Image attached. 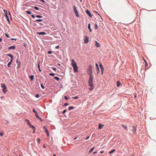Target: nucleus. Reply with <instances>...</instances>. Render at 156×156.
<instances>
[{
	"instance_id": "obj_58",
	"label": "nucleus",
	"mask_w": 156,
	"mask_h": 156,
	"mask_svg": "<svg viewBox=\"0 0 156 156\" xmlns=\"http://www.w3.org/2000/svg\"><path fill=\"white\" fill-rule=\"evenodd\" d=\"M2 41V39L1 38H0V41Z\"/></svg>"
},
{
	"instance_id": "obj_45",
	"label": "nucleus",
	"mask_w": 156,
	"mask_h": 156,
	"mask_svg": "<svg viewBox=\"0 0 156 156\" xmlns=\"http://www.w3.org/2000/svg\"><path fill=\"white\" fill-rule=\"evenodd\" d=\"M68 105V103H65V104H64V105H65V106H67Z\"/></svg>"
},
{
	"instance_id": "obj_21",
	"label": "nucleus",
	"mask_w": 156,
	"mask_h": 156,
	"mask_svg": "<svg viewBox=\"0 0 156 156\" xmlns=\"http://www.w3.org/2000/svg\"><path fill=\"white\" fill-rule=\"evenodd\" d=\"M5 17H6V18L7 19V21H8V22L9 23L10 22V21H9V18H8L7 15V14H5Z\"/></svg>"
},
{
	"instance_id": "obj_15",
	"label": "nucleus",
	"mask_w": 156,
	"mask_h": 156,
	"mask_svg": "<svg viewBox=\"0 0 156 156\" xmlns=\"http://www.w3.org/2000/svg\"><path fill=\"white\" fill-rule=\"evenodd\" d=\"M104 126V125H101L100 123H99V124L98 129H102V127Z\"/></svg>"
},
{
	"instance_id": "obj_34",
	"label": "nucleus",
	"mask_w": 156,
	"mask_h": 156,
	"mask_svg": "<svg viewBox=\"0 0 156 156\" xmlns=\"http://www.w3.org/2000/svg\"><path fill=\"white\" fill-rule=\"evenodd\" d=\"M90 23H89L88 26V28L89 29H90Z\"/></svg>"
},
{
	"instance_id": "obj_17",
	"label": "nucleus",
	"mask_w": 156,
	"mask_h": 156,
	"mask_svg": "<svg viewBox=\"0 0 156 156\" xmlns=\"http://www.w3.org/2000/svg\"><path fill=\"white\" fill-rule=\"evenodd\" d=\"M15 48H16L15 46H11L9 47L8 48V49H15Z\"/></svg>"
},
{
	"instance_id": "obj_31",
	"label": "nucleus",
	"mask_w": 156,
	"mask_h": 156,
	"mask_svg": "<svg viewBox=\"0 0 156 156\" xmlns=\"http://www.w3.org/2000/svg\"><path fill=\"white\" fill-rule=\"evenodd\" d=\"M34 8L35 9L37 10H39V9L37 7H34Z\"/></svg>"
},
{
	"instance_id": "obj_16",
	"label": "nucleus",
	"mask_w": 156,
	"mask_h": 156,
	"mask_svg": "<svg viewBox=\"0 0 156 156\" xmlns=\"http://www.w3.org/2000/svg\"><path fill=\"white\" fill-rule=\"evenodd\" d=\"M7 55L9 56L11 58L10 60L12 61L13 59V56L10 54H9Z\"/></svg>"
},
{
	"instance_id": "obj_49",
	"label": "nucleus",
	"mask_w": 156,
	"mask_h": 156,
	"mask_svg": "<svg viewBox=\"0 0 156 156\" xmlns=\"http://www.w3.org/2000/svg\"><path fill=\"white\" fill-rule=\"evenodd\" d=\"M11 40H14L15 41H16V39H13V38H12L11 39Z\"/></svg>"
},
{
	"instance_id": "obj_14",
	"label": "nucleus",
	"mask_w": 156,
	"mask_h": 156,
	"mask_svg": "<svg viewBox=\"0 0 156 156\" xmlns=\"http://www.w3.org/2000/svg\"><path fill=\"white\" fill-rule=\"evenodd\" d=\"M37 33L39 35L42 34L43 35H44L46 34V33L44 32H37Z\"/></svg>"
},
{
	"instance_id": "obj_36",
	"label": "nucleus",
	"mask_w": 156,
	"mask_h": 156,
	"mask_svg": "<svg viewBox=\"0 0 156 156\" xmlns=\"http://www.w3.org/2000/svg\"><path fill=\"white\" fill-rule=\"evenodd\" d=\"M41 86L42 89H44V86L43 85V84H41Z\"/></svg>"
},
{
	"instance_id": "obj_55",
	"label": "nucleus",
	"mask_w": 156,
	"mask_h": 156,
	"mask_svg": "<svg viewBox=\"0 0 156 156\" xmlns=\"http://www.w3.org/2000/svg\"><path fill=\"white\" fill-rule=\"evenodd\" d=\"M42 2H45V1L44 0H40Z\"/></svg>"
},
{
	"instance_id": "obj_18",
	"label": "nucleus",
	"mask_w": 156,
	"mask_h": 156,
	"mask_svg": "<svg viewBox=\"0 0 156 156\" xmlns=\"http://www.w3.org/2000/svg\"><path fill=\"white\" fill-rule=\"evenodd\" d=\"M116 85H117V87H119V86L120 85V82L119 81H117Z\"/></svg>"
},
{
	"instance_id": "obj_6",
	"label": "nucleus",
	"mask_w": 156,
	"mask_h": 156,
	"mask_svg": "<svg viewBox=\"0 0 156 156\" xmlns=\"http://www.w3.org/2000/svg\"><path fill=\"white\" fill-rule=\"evenodd\" d=\"M73 9L74 11V12L76 15V16L77 17H79V15L78 14V12L77 11V9H76V7L75 6H73Z\"/></svg>"
},
{
	"instance_id": "obj_3",
	"label": "nucleus",
	"mask_w": 156,
	"mask_h": 156,
	"mask_svg": "<svg viewBox=\"0 0 156 156\" xmlns=\"http://www.w3.org/2000/svg\"><path fill=\"white\" fill-rule=\"evenodd\" d=\"M93 76H90L89 79L88 81L89 86L91 87H92L93 86L94 84L93 82Z\"/></svg>"
},
{
	"instance_id": "obj_57",
	"label": "nucleus",
	"mask_w": 156,
	"mask_h": 156,
	"mask_svg": "<svg viewBox=\"0 0 156 156\" xmlns=\"http://www.w3.org/2000/svg\"><path fill=\"white\" fill-rule=\"evenodd\" d=\"M39 71H40V72H41V70L40 68H39Z\"/></svg>"
},
{
	"instance_id": "obj_2",
	"label": "nucleus",
	"mask_w": 156,
	"mask_h": 156,
	"mask_svg": "<svg viewBox=\"0 0 156 156\" xmlns=\"http://www.w3.org/2000/svg\"><path fill=\"white\" fill-rule=\"evenodd\" d=\"M92 66L91 65H89L88 67V68L87 69V73L88 74V75L90 76H93L92 75Z\"/></svg>"
},
{
	"instance_id": "obj_43",
	"label": "nucleus",
	"mask_w": 156,
	"mask_h": 156,
	"mask_svg": "<svg viewBox=\"0 0 156 156\" xmlns=\"http://www.w3.org/2000/svg\"><path fill=\"white\" fill-rule=\"evenodd\" d=\"M0 136H3V133H2L1 132H0Z\"/></svg>"
},
{
	"instance_id": "obj_44",
	"label": "nucleus",
	"mask_w": 156,
	"mask_h": 156,
	"mask_svg": "<svg viewBox=\"0 0 156 156\" xmlns=\"http://www.w3.org/2000/svg\"><path fill=\"white\" fill-rule=\"evenodd\" d=\"M55 71H56V69L55 67H53L52 68Z\"/></svg>"
},
{
	"instance_id": "obj_51",
	"label": "nucleus",
	"mask_w": 156,
	"mask_h": 156,
	"mask_svg": "<svg viewBox=\"0 0 156 156\" xmlns=\"http://www.w3.org/2000/svg\"><path fill=\"white\" fill-rule=\"evenodd\" d=\"M40 62H39V63H38V67L39 68H40V65H39Z\"/></svg>"
},
{
	"instance_id": "obj_13",
	"label": "nucleus",
	"mask_w": 156,
	"mask_h": 156,
	"mask_svg": "<svg viewBox=\"0 0 156 156\" xmlns=\"http://www.w3.org/2000/svg\"><path fill=\"white\" fill-rule=\"evenodd\" d=\"M29 126L30 128H32L34 129V130H35V128L34 126L32 125V124H30Z\"/></svg>"
},
{
	"instance_id": "obj_54",
	"label": "nucleus",
	"mask_w": 156,
	"mask_h": 156,
	"mask_svg": "<svg viewBox=\"0 0 156 156\" xmlns=\"http://www.w3.org/2000/svg\"><path fill=\"white\" fill-rule=\"evenodd\" d=\"M104 152V151H102L100 152V153L101 154H102Z\"/></svg>"
},
{
	"instance_id": "obj_63",
	"label": "nucleus",
	"mask_w": 156,
	"mask_h": 156,
	"mask_svg": "<svg viewBox=\"0 0 156 156\" xmlns=\"http://www.w3.org/2000/svg\"><path fill=\"white\" fill-rule=\"evenodd\" d=\"M89 89H90V90H92V89H91V88H90Z\"/></svg>"
},
{
	"instance_id": "obj_38",
	"label": "nucleus",
	"mask_w": 156,
	"mask_h": 156,
	"mask_svg": "<svg viewBox=\"0 0 156 156\" xmlns=\"http://www.w3.org/2000/svg\"><path fill=\"white\" fill-rule=\"evenodd\" d=\"M95 29H98V26H97V24H95Z\"/></svg>"
},
{
	"instance_id": "obj_19",
	"label": "nucleus",
	"mask_w": 156,
	"mask_h": 156,
	"mask_svg": "<svg viewBox=\"0 0 156 156\" xmlns=\"http://www.w3.org/2000/svg\"><path fill=\"white\" fill-rule=\"evenodd\" d=\"M99 66H100V68L101 69V70H104V68L101 64L100 63V64H99Z\"/></svg>"
},
{
	"instance_id": "obj_52",
	"label": "nucleus",
	"mask_w": 156,
	"mask_h": 156,
	"mask_svg": "<svg viewBox=\"0 0 156 156\" xmlns=\"http://www.w3.org/2000/svg\"><path fill=\"white\" fill-rule=\"evenodd\" d=\"M97 153V151H96V152H93V154H96Z\"/></svg>"
},
{
	"instance_id": "obj_42",
	"label": "nucleus",
	"mask_w": 156,
	"mask_h": 156,
	"mask_svg": "<svg viewBox=\"0 0 156 156\" xmlns=\"http://www.w3.org/2000/svg\"><path fill=\"white\" fill-rule=\"evenodd\" d=\"M5 35L6 36V37H9V36L8 34H7L6 33H5Z\"/></svg>"
},
{
	"instance_id": "obj_10",
	"label": "nucleus",
	"mask_w": 156,
	"mask_h": 156,
	"mask_svg": "<svg viewBox=\"0 0 156 156\" xmlns=\"http://www.w3.org/2000/svg\"><path fill=\"white\" fill-rule=\"evenodd\" d=\"M133 131V134H135L136 133V128L135 126H133L132 127Z\"/></svg>"
},
{
	"instance_id": "obj_27",
	"label": "nucleus",
	"mask_w": 156,
	"mask_h": 156,
	"mask_svg": "<svg viewBox=\"0 0 156 156\" xmlns=\"http://www.w3.org/2000/svg\"><path fill=\"white\" fill-rule=\"evenodd\" d=\"M54 78L58 80V81L59 80V78L58 77H57V76H55L54 77Z\"/></svg>"
},
{
	"instance_id": "obj_28",
	"label": "nucleus",
	"mask_w": 156,
	"mask_h": 156,
	"mask_svg": "<svg viewBox=\"0 0 156 156\" xmlns=\"http://www.w3.org/2000/svg\"><path fill=\"white\" fill-rule=\"evenodd\" d=\"M74 107L73 106H70L69 107V110H70L73 108Z\"/></svg>"
},
{
	"instance_id": "obj_47",
	"label": "nucleus",
	"mask_w": 156,
	"mask_h": 156,
	"mask_svg": "<svg viewBox=\"0 0 156 156\" xmlns=\"http://www.w3.org/2000/svg\"><path fill=\"white\" fill-rule=\"evenodd\" d=\"M31 16H32L33 18H35V16H34V15H31Z\"/></svg>"
},
{
	"instance_id": "obj_26",
	"label": "nucleus",
	"mask_w": 156,
	"mask_h": 156,
	"mask_svg": "<svg viewBox=\"0 0 156 156\" xmlns=\"http://www.w3.org/2000/svg\"><path fill=\"white\" fill-rule=\"evenodd\" d=\"M94 147H93L92 148H91L90 149V151H89L90 153H91L92 151H93L94 150Z\"/></svg>"
},
{
	"instance_id": "obj_35",
	"label": "nucleus",
	"mask_w": 156,
	"mask_h": 156,
	"mask_svg": "<svg viewBox=\"0 0 156 156\" xmlns=\"http://www.w3.org/2000/svg\"><path fill=\"white\" fill-rule=\"evenodd\" d=\"M49 75L50 76H53L55 75V74L54 73H50Z\"/></svg>"
},
{
	"instance_id": "obj_33",
	"label": "nucleus",
	"mask_w": 156,
	"mask_h": 156,
	"mask_svg": "<svg viewBox=\"0 0 156 156\" xmlns=\"http://www.w3.org/2000/svg\"><path fill=\"white\" fill-rule=\"evenodd\" d=\"M36 21H39V22H41L42 21V20L41 19H37L36 20Z\"/></svg>"
},
{
	"instance_id": "obj_23",
	"label": "nucleus",
	"mask_w": 156,
	"mask_h": 156,
	"mask_svg": "<svg viewBox=\"0 0 156 156\" xmlns=\"http://www.w3.org/2000/svg\"><path fill=\"white\" fill-rule=\"evenodd\" d=\"M12 62V61L10 60V61L8 63V67H10V65L11 64Z\"/></svg>"
},
{
	"instance_id": "obj_5",
	"label": "nucleus",
	"mask_w": 156,
	"mask_h": 156,
	"mask_svg": "<svg viewBox=\"0 0 156 156\" xmlns=\"http://www.w3.org/2000/svg\"><path fill=\"white\" fill-rule=\"evenodd\" d=\"M1 87L2 88V91L3 93L4 94H5L7 92V90H6L7 89V87L5 84L4 83H1Z\"/></svg>"
},
{
	"instance_id": "obj_62",
	"label": "nucleus",
	"mask_w": 156,
	"mask_h": 156,
	"mask_svg": "<svg viewBox=\"0 0 156 156\" xmlns=\"http://www.w3.org/2000/svg\"><path fill=\"white\" fill-rule=\"evenodd\" d=\"M43 147H44L46 148V147H45V146L44 145Z\"/></svg>"
},
{
	"instance_id": "obj_59",
	"label": "nucleus",
	"mask_w": 156,
	"mask_h": 156,
	"mask_svg": "<svg viewBox=\"0 0 156 156\" xmlns=\"http://www.w3.org/2000/svg\"><path fill=\"white\" fill-rule=\"evenodd\" d=\"M40 25H43V24L41 23H40Z\"/></svg>"
},
{
	"instance_id": "obj_4",
	"label": "nucleus",
	"mask_w": 156,
	"mask_h": 156,
	"mask_svg": "<svg viewBox=\"0 0 156 156\" xmlns=\"http://www.w3.org/2000/svg\"><path fill=\"white\" fill-rule=\"evenodd\" d=\"M33 112L35 113V115L36 117L38 119H39L41 122H42L43 121V120L40 117H39V116L38 115V114L37 113V112L35 111L34 108H33Z\"/></svg>"
},
{
	"instance_id": "obj_9",
	"label": "nucleus",
	"mask_w": 156,
	"mask_h": 156,
	"mask_svg": "<svg viewBox=\"0 0 156 156\" xmlns=\"http://www.w3.org/2000/svg\"><path fill=\"white\" fill-rule=\"evenodd\" d=\"M86 12L88 14V15L89 17H92V15H91L90 12V11L89 10H87L86 11Z\"/></svg>"
},
{
	"instance_id": "obj_39",
	"label": "nucleus",
	"mask_w": 156,
	"mask_h": 156,
	"mask_svg": "<svg viewBox=\"0 0 156 156\" xmlns=\"http://www.w3.org/2000/svg\"><path fill=\"white\" fill-rule=\"evenodd\" d=\"M65 99V100H67L68 99V98L66 96H65L64 97Z\"/></svg>"
},
{
	"instance_id": "obj_48",
	"label": "nucleus",
	"mask_w": 156,
	"mask_h": 156,
	"mask_svg": "<svg viewBox=\"0 0 156 156\" xmlns=\"http://www.w3.org/2000/svg\"><path fill=\"white\" fill-rule=\"evenodd\" d=\"M59 48V46H56V47H55V48H56V49H58V48Z\"/></svg>"
},
{
	"instance_id": "obj_1",
	"label": "nucleus",
	"mask_w": 156,
	"mask_h": 156,
	"mask_svg": "<svg viewBox=\"0 0 156 156\" xmlns=\"http://www.w3.org/2000/svg\"><path fill=\"white\" fill-rule=\"evenodd\" d=\"M71 62L72 63H71V65L73 68L74 71L76 72H78V67L77 66L76 62L74 59H72Z\"/></svg>"
},
{
	"instance_id": "obj_22",
	"label": "nucleus",
	"mask_w": 156,
	"mask_h": 156,
	"mask_svg": "<svg viewBox=\"0 0 156 156\" xmlns=\"http://www.w3.org/2000/svg\"><path fill=\"white\" fill-rule=\"evenodd\" d=\"M122 126L123 128L124 129H125L126 130H127V126H125L123 125H122Z\"/></svg>"
},
{
	"instance_id": "obj_53",
	"label": "nucleus",
	"mask_w": 156,
	"mask_h": 156,
	"mask_svg": "<svg viewBox=\"0 0 156 156\" xmlns=\"http://www.w3.org/2000/svg\"><path fill=\"white\" fill-rule=\"evenodd\" d=\"M103 70H101V75H102L103 74Z\"/></svg>"
},
{
	"instance_id": "obj_61",
	"label": "nucleus",
	"mask_w": 156,
	"mask_h": 156,
	"mask_svg": "<svg viewBox=\"0 0 156 156\" xmlns=\"http://www.w3.org/2000/svg\"><path fill=\"white\" fill-rule=\"evenodd\" d=\"M53 156H56V155L55 154H54L53 155Z\"/></svg>"
},
{
	"instance_id": "obj_8",
	"label": "nucleus",
	"mask_w": 156,
	"mask_h": 156,
	"mask_svg": "<svg viewBox=\"0 0 156 156\" xmlns=\"http://www.w3.org/2000/svg\"><path fill=\"white\" fill-rule=\"evenodd\" d=\"M84 42L86 44L89 41L88 38L87 36H85L84 37Z\"/></svg>"
},
{
	"instance_id": "obj_30",
	"label": "nucleus",
	"mask_w": 156,
	"mask_h": 156,
	"mask_svg": "<svg viewBox=\"0 0 156 156\" xmlns=\"http://www.w3.org/2000/svg\"><path fill=\"white\" fill-rule=\"evenodd\" d=\"M36 17L37 18H41L42 17V16H41L40 15H37L36 16Z\"/></svg>"
},
{
	"instance_id": "obj_24",
	"label": "nucleus",
	"mask_w": 156,
	"mask_h": 156,
	"mask_svg": "<svg viewBox=\"0 0 156 156\" xmlns=\"http://www.w3.org/2000/svg\"><path fill=\"white\" fill-rule=\"evenodd\" d=\"M115 149L112 150V151L109 152V154H112L115 151Z\"/></svg>"
},
{
	"instance_id": "obj_25",
	"label": "nucleus",
	"mask_w": 156,
	"mask_h": 156,
	"mask_svg": "<svg viewBox=\"0 0 156 156\" xmlns=\"http://www.w3.org/2000/svg\"><path fill=\"white\" fill-rule=\"evenodd\" d=\"M26 121L27 122V124L29 126L31 124L28 120L26 119Z\"/></svg>"
},
{
	"instance_id": "obj_32",
	"label": "nucleus",
	"mask_w": 156,
	"mask_h": 156,
	"mask_svg": "<svg viewBox=\"0 0 156 156\" xmlns=\"http://www.w3.org/2000/svg\"><path fill=\"white\" fill-rule=\"evenodd\" d=\"M40 138H38L37 139V142L39 144L40 143Z\"/></svg>"
},
{
	"instance_id": "obj_11",
	"label": "nucleus",
	"mask_w": 156,
	"mask_h": 156,
	"mask_svg": "<svg viewBox=\"0 0 156 156\" xmlns=\"http://www.w3.org/2000/svg\"><path fill=\"white\" fill-rule=\"evenodd\" d=\"M44 129H45V131L47 133L48 136H49V133L48 131V130L46 129V128L45 127V126L44 127Z\"/></svg>"
},
{
	"instance_id": "obj_41",
	"label": "nucleus",
	"mask_w": 156,
	"mask_h": 156,
	"mask_svg": "<svg viewBox=\"0 0 156 156\" xmlns=\"http://www.w3.org/2000/svg\"><path fill=\"white\" fill-rule=\"evenodd\" d=\"M66 109H65V110H64L62 112V113H65V112H66Z\"/></svg>"
},
{
	"instance_id": "obj_40",
	"label": "nucleus",
	"mask_w": 156,
	"mask_h": 156,
	"mask_svg": "<svg viewBox=\"0 0 156 156\" xmlns=\"http://www.w3.org/2000/svg\"><path fill=\"white\" fill-rule=\"evenodd\" d=\"M39 95L38 94H37L36 95V96H35V97L37 98H39Z\"/></svg>"
},
{
	"instance_id": "obj_46",
	"label": "nucleus",
	"mask_w": 156,
	"mask_h": 156,
	"mask_svg": "<svg viewBox=\"0 0 156 156\" xmlns=\"http://www.w3.org/2000/svg\"><path fill=\"white\" fill-rule=\"evenodd\" d=\"M52 53L51 52V51H49L48 52V54H51Z\"/></svg>"
},
{
	"instance_id": "obj_12",
	"label": "nucleus",
	"mask_w": 156,
	"mask_h": 156,
	"mask_svg": "<svg viewBox=\"0 0 156 156\" xmlns=\"http://www.w3.org/2000/svg\"><path fill=\"white\" fill-rule=\"evenodd\" d=\"M95 43H96L95 44V46L97 48H99V47H100V46L99 43H98L97 41H95Z\"/></svg>"
},
{
	"instance_id": "obj_50",
	"label": "nucleus",
	"mask_w": 156,
	"mask_h": 156,
	"mask_svg": "<svg viewBox=\"0 0 156 156\" xmlns=\"http://www.w3.org/2000/svg\"><path fill=\"white\" fill-rule=\"evenodd\" d=\"M90 137L89 136H88L87 137L86 139V140H88L89 138Z\"/></svg>"
},
{
	"instance_id": "obj_64",
	"label": "nucleus",
	"mask_w": 156,
	"mask_h": 156,
	"mask_svg": "<svg viewBox=\"0 0 156 156\" xmlns=\"http://www.w3.org/2000/svg\"><path fill=\"white\" fill-rule=\"evenodd\" d=\"M130 156H133V155H131Z\"/></svg>"
},
{
	"instance_id": "obj_7",
	"label": "nucleus",
	"mask_w": 156,
	"mask_h": 156,
	"mask_svg": "<svg viewBox=\"0 0 156 156\" xmlns=\"http://www.w3.org/2000/svg\"><path fill=\"white\" fill-rule=\"evenodd\" d=\"M95 66L96 67V69L97 70V72L98 74L100 72V70L99 69V67L98 66V65L97 63H95Z\"/></svg>"
},
{
	"instance_id": "obj_56",
	"label": "nucleus",
	"mask_w": 156,
	"mask_h": 156,
	"mask_svg": "<svg viewBox=\"0 0 156 156\" xmlns=\"http://www.w3.org/2000/svg\"><path fill=\"white\" fill-rule=\"evenodd\" d=\"M89 29V30H90V32H91V31H92V30H91V28H90V29Z\"/></svg>"
},
{
	"instance_id": "obj_20",
	"label": "nucleus",
	"mask_w": 156,
	"mask_h": 156,
	"mask_svg": "<svg viewBox=\"0 0 156 156\" xmlns=\"http://www.w3.org/2000/svg\"><path fill=\"white\" fill-rule=\"evenodd\" d=\"M29 78L31 79V80L33 81L34 79V76L31 75L30 76Z\"/></svg>"
},
{
	"instance_id": "obj_29",
	"label": "nucleus",
	"mask_w": 156,
	"mask_h": 156,
	"mask_svg": "<svg viewBox=\"0 0 156 156\" xmlns=\"http://www.w3.org/2000/svg\"><path fill=\"white\" fill-rule=\"evenodd\" d=\"M26 12L28 14H30L31 13V12L30 11H27Z\"/></svg>"
},
{
	"instance_id": "obj_60",
	"label": "nucleus",
	"mask_w": 156,
	"mask_h": 156,
	"mask_svg": "<svg viewBox=\"0 0 156 156\" xmlns=\"http://www.w3.org/2000/svg\"><path fill=\"white\" fill-rule=\"evenodd\" d=\"M96 12L99 15V14L96 11Z\"/></svg>"
},
{
	"instance_id": "obj_37",
	"label": "nucleus",
	"mask_w": 156,
	"mask_h": 156,
	"mask_svg": "<svg viewBox=\"0 0 156 156\" xmlns=\"http://www.w3.org/2000/svg\"><path fill=\"white\" fill-rule=\"evenodd\" d=\"M78 97L77 96H76V97H73L72 98H74L75 99H77L78 98Z\"/></svg>"
}]
</instances>
